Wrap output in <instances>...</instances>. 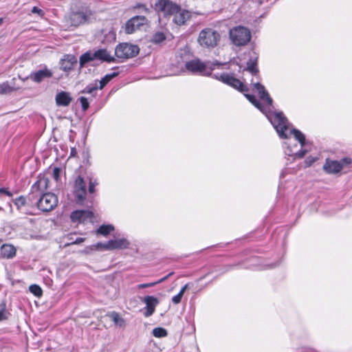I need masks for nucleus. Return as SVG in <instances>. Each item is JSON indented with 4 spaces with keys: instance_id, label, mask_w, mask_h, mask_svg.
Here are the masks:
<instances>
[{
    "instance_id": "obj_1",
    "label": "nucleus",
    "mask_w": 352,
    "mask_h": 352,
    "mask_svg": "<svg viewBox=\"0 0 352 352\" xmlns=\"http://www.w3.org/2000/svg\"><path fill=\"white\" fill-rule=\"evenodd\" d=\"M212 78L243 93L245 98L266 116L279 137L287 140L284 142L285 153L287 155L293 157L294 159H300L305 156L307 152L306 149L302 148L306 145L305 136L298 129L289 127L288 120L283 112L272 111L270 109V108H267V105L266 107L262 105L254 95L245 94L248 88L233 74H215L212 75Z\"/></svg>"
},
{
    "instance_id": "obj_2",
    "label": "nucleus",
    "mask_w": 352,
    "mask_h": 352,
    "mask_svg": "<svg viewBox=\"0 0 352 352\" xmlns=\"http://www.w3.org/2000/svg\"><path fill=\"white\" fill-rule=\"evenodd\" d=\"M225 64L219 63L217 61L204 62L199 58H195L187 61L185 63V69L186 71L192 74L209 76L212 75V72L216 67H219Z\"/></svg>"
},
{
    "instance_id": "obj_3",
    "label": "nucleus",
    "mask_w": 352,
    "mask_h": 352,
    "mask_svg": "<svg viewBox=\"0 0 352 352\" xmlns=\"http://www.w3.org/2000/svg\"><path fill=\"white\" fill-rule=\"evenodd\" d=\"M115 58L106 49H98L97 50H89L82 54L79 58L80 67H85L88 63H93L91 65H96V62L113 63Z\"/></svg>"
},
{
    "instance_id": "obj_4",
    "label": "nucleus",
    "mask_w": 352,
    "mask_h": 352,
    "mask_svg": "<svg viewBox=\"0 0 352 352\" xmlns=\"http://www.w3.org/2000/svg\"><path fill=\"white\" fill-rule=\"evenodd\" d=\"M220 38L221 35L217 30L208 28L199 32L197 41L201 47L211 49L218 45Z\"/></svg>"
},
{
    "instance_id": "obj_5",
    "label": "nucleus",
    "mask_w": 352,
    "mask_h": 352,
    "mask_svg": "<svg viewBox=\"0 0 352 352\" xmlns=\"http://www.w3.org/2000/svg\"><path fill=\"white\" fill-rule=\"evenodd\" d=\"M229 37L234 45L245 46L250 41L251 32L248 28L239 25L230 30Z\"/></svg>"
},
{
    "instance_id": "obj_6",
    "label": "nucleus",
    "mask_w": 352,
    "mask_h": 352,
    "mask_svg": "<svg viewBox=\"0 0 352 352\" xmlns=\"http://www.w3.org/2000/svg\"><path fill=\"white\" fill-rule=\"evenodd\" d=\"M94 12L88 7H82L79 10H72L68 16V21L72 25L77 27L90 21Z\"/></svg>"
},
{
    "instance_id": "obj_7",
    "label": "nucleus",
    "mask_w": 352,
    "mask_h": 352,
    "mask_svg": "<svg viewBox=\"0 0 352 352\" xmlns=\"http://www.w3.org/2000/svg\"><path fill=\"white\" fill-rule=\"evenodd\" d=\"M140 49L138 45L127 43H120L115 49V54L120 59H129L136 56Z\"/></svg>"
},
{
    "instance_id": "obj_8",
    "label": "nucleus",
    "mask_w": 352,
    "mask_h": 352,
    "mask_svg": "<svg viewBox=\"0 0 352 352\" xmlns=\"http://www.w3.org/2000/svg\"><path fill=\"white\" fill-rule=\"evenodd\" d=\"M179 5L170 0H158L155 3V10L160 16L170 18L177 12Z\"/></svg>"
},
{
    "instance_id": "obj_9",
    "label": "nucleus",
    "mask_w": 352,
    "mask_h": 352,
    "mask_svg": "<svg viewBox=\"0 0 352 352\" xmlns=\"http://www.w3.org/2000/svg\"><path fill=\"white\" fill-rule=\"evenodd\" d=\"M50 181L45 176H39L37 181L32 185L31 190L35 198H43L46 195H51L55 196L54 194L47 191L48 184Z\"/></svg>"
},
{
    "instance_id": "obj_10",
    "label": "nucleus",
    "mask_w": 352,
    "mask_h": 352,
    "mask_svg": "<svg viewBox=\"0 0 352 352\" xmlns=\"http://www.w3.org/2000/svg\"><path fill=\"white\" fill-rule=\"evenodd\" d=\"M351 163L350 157H344L340 160H327L323 166V168L326 173L330 174L338 173L342 169Z\"/></svg>"
},
{
    "instance_id": "obj_11",
    "label": "nucleus",
    "mask_w": 352,
    "mask_h": 352,
    "mask_svg": "<svg viewBox=\"0 0 352 352\" xmlns=\"http://www.w3.org/2000/svg\"><path fill=\"white\" fill-rule=\"evenodd\" d=\"M146 19L144 16H135L128 20L124 25V31L126 34H133L141 25H144Z\"/></svg>"
},
{
    "instance_id": "obj_12",
    "label": "nucleus",
    "mask_w": 352,
    "mask_h": 352,
    "mask_svg": "<svg viewBox=\"0 0 352 352\" xmlns=\"http://www.w3.org/2000/svg\"><path fill=\"white\" fill-rule=\"evenodd\" d=\"M75 198H85L87 195L86 182L81 176H78L73 185Z\"/></svg>"
},
{
    "instance_id": "obj_13",
    "label": "nucleus",
    "mask_w": 352,
    "mask_h": 352,
    "mask_svg": "<svg viewBox=\"0 0 352 352\" xmlns=\"http://www.w3.org/2000/svg\"><path fill=\"white\" fill-rule=\"evenodd\" d=\"M191 17L190 12L185 9H182L179 5L177 12L173 15V22L179 26L183 25Z\"/></svg>"
},
{
    "instance_id": "obj_14",
    "label": "nucleus",
    "mask_w": 352,
    "mask_h": 352,
    "mask_svg": "<svg viewBox=\"0 0 352 352\" xmlns=\"http://www.w3.org/2000/svg\"><path fill=\"white\" fill-rule=\"evenodd\" d=\"M76 64L77 58L72 54L64 55L59 62L60 69L66 73L70 72Z\"/></svg>"
},
{
    "instance_id": "obj_15",
    "label": "nucleus",
    "mask_w": 352,
    "mask_h": 352,
    "mask_svg": "<svg viewBox=\"0 0 352 352\" xmlns=\"http://www.w3.org/2000/svg\"><path fill=\"white\" fill-rule=\"evenodd\" d=\"M70 218L74 223H84L87 220L92 221L93 212L89 210H77L72 212Z\"/></svg>"
},
{
    "instance_id": "obj_16",
    "label": "nucleus",
    "mask_w": 352,
    "mask_h": 352,
    "mask_svg": "<svg viewBox=\"0 0 352 352\" xmlns=\"http://www.w3.org/2000/svg\"><path fill=\"white\" fill-rule=\"evenodd\" d=\"M254 89L257 91L261 100L266 102L267 108L272 106V99L270 96L268 92L266 91L265 87L260 82H255L253 84Z\"/></svg>"
},
{
    "instance_id": "obj_17",
    "label": "nucleus",
    "mask_w": 352,
    "mask_h": 352,
    "mask_svg": "<svg viewBox=\"0 0 352 352\" xmlns=\"http://www.w3.org/2000/svg\"><path fill=\"white\" fill-rule=\"evenodd\" d=\"M37 208L43 212H49L53 210L58 204V199H36Z\"/></svg>"
},
{
    "instance_id": "obj_18",
    "label": "nucleus",
    "mask_w": 352,
    "mask_h": 352,
    "mask_svg": "<svg viewBox=\"0 0 352 352\" xmlns=\"http://www.w3.org/2000/svg\"><path fill=\"white\" fill-rule=\"evenodd\" d=\"M144 302L146 306V310L144 313V316L149 317L153 314L155 307L158 305L159 301L155 296H147L144 298Z\"/></svg>"
},
{
    "instance_id": "obj_19",
    "label": "nucleus",
    "mask_w": 352,
    "mask_h": 352,
    "mask_svg": "<svg viewBox=\"0 0 352 352\" xmlns=\"http://www.w3.org/2000/svg\"><path fill=\"white\" fill-rule=\"evenodd\" d=\"M56 103L59 107H67L72 101V98L69 92L60 91L56 96Z\"/></svg>"
},
{
    "instance_id": "obj_20",
    "label": "nucleus",
    "mask_w": 352,
    "mask_h": 352,
    "mask_svg": "<svg viewBox=\"0 0 352 352\" xmlns=\"http://www.w3.org/2000/svg\"><path fill=\"white\" fill-rule=\"evenodd\" d=\"M129 241L124 238L116 239L108 241L109 250L126 249L129 247Z\"/></svg>"
},
{
    "instance_id": "obj_21",
    "label": "nucleus",
    "mask_w": 352,
    "mask_h": 352,
    "mask_svg": "<svg viewBox=\"0 0 352 352\" xmlns=\"http://www.w3.org/2000/svg\"><path fill=\"white\" fill-rule=\"evenodd\" d=\"M52 76V73L51 71L45 68L31 74L30 78L36 82H40L43 79L50 78Z\"/></svg>"
},
{
    "instance_id": "obj_22",
    "label": "nucleus",
    "mask_w": 352,
    "mask_h": 352,
    "mask_svg": "<svg viewBox=\"0 0 352 352\" xmlns=\"http://www.w3.org/2000/svg\"><path fill=\"white\" fill-rule=\"evenodd\" d=\"M16 248L10 244H3L0 249V254L3 258H12L16 255Z\"/></svg>"
},
{
    "instance_id": "obj_23",
    "label": "nucleus",
    "mask_w": 352,
    "mask_h": 352,
    "mask_svg": "<svg viewBox=\"0 0 352 352\" xmlns=\"http://www.w3.org/2000/svg\"><path fill=\"white\" fill-rule=\"evenodd\" d=\"M14 80L15 78H14L10 82L6 81L0 84L1 94H10L13 91L18 89V88L15 87Z\"/></svg>"
},
{
    "instance_id": "obj_24",
    "label": "nucleus",
    "mask_w": 352,
    "mask_h": 352,
    "mask_svg": "<svg viewBox=\"0 0 352 352\" xmlns=\"http://www.w3.org/2000/svg\"><path fill=\"white\" fill-rule=\"evenodd\" d=\"M258 57L256 56H251L247 63L246 70L252 75L256 76L258 73L257 67Z\"/></svg>"
},
{
    "instance_id": "obj_25",
    "label": "nucleus",
    "mask_w": 352,
    "mask_h": 352,
    "mask_svg": "<svg viewBox=\"0 0 352 352\" xmlns=\"http://www.w3.org/2000/svg\"><path fill=\"white\" fill-rule=\"evenodd\" d=\"M27 200L32 201V199H14V204L16 208L25 214L32 213V211L27 207Z\"/></svg>"
},
{
    "instance_id": "obj_26",
    "label": "nucleus",
    "mask_w": 352,
    "mask_h": 352,
    "mask_svg": "<svg viewBox=\"0 0 352 352\" xmlns=\"http://www.w3.org/2000/svg\"><path fill=\"white\" fill-rule=\"evenodd\" d=\"M108 316L111 318L114 324L120 327L125 326L124 320L120 317V314L116 311H111L108 314Z\"/></svg>"
},
{
    "instance_id": "obj_27",
    "label": "nucleus",
    "mask_w": 352,
    "mask_h": 352,
    "mask_svg": "<svg viewBox=\"0 0 352 352\" xmlns=\"http://www.w3.org/2000/svg\"><path fill=\"white\" fill-rule=\"evenodd\" d=\"M114 230V227L111 224L101 225L96 231L97 234L107 236L110 232Z\"/></svg>"
},
{
    "instance_id": "obj_28",
    "label": "nucleus",
    "mask_w": 352,
    "mask_h": 352,
    "mask_svg": "<svg viewBox=\"0 0 352 352\" xmlns=\"http://www.w3.org/2000/svg\"><path fill=\"white\" fill-rule=\"evenodd\" d=\"M119 72H113L111 74H108L105 75L98 82H99V89H103L106 85L113 78L118 76Z\"/></svg>"
},
{
    "instance_id": "obj_29",
    "label": "nucleus",
    "mask_w": 352,
    "mask_h": 352,
    "mask_svg": "<svg viewBox=\"0 0 352 352\" xmlns=\"http://www.w3.org/2000/svg\"><path fill=\"white\" fill-rule=\"evenodd\" d=\"M99 89L98 82L95 80L94 82L87 85L82 91L83 94H94V91Z\"/></svg>"
},
{
    "instance_id": "obj_30",
    "label": "nucleus",
    "mask_w": 352,
    "mask_h": 352,
    "mask_svg": "<svg viewBox=\"0 0 352 352\" xmlns=\"http://www.w3.org/2000/svg\"><path fill=\"white\" fill-rule=\"evenodd\" d=\"M188 287V284H186L184 286H183L182 287V289H180L179 292L174 296L173 298H172V302L177 305V304H179L181 300H182V296H184V294L185 293L186 290L187 289Z\"/></svg>"
},
{
    "instance_id": "obj_31",
    "label": "nucleus",
    "mask_w": 352,
    "mask_h": 352,
    "mask_svg": "<svg viewBox=\"0 0 352 352\" xmlns=\"http://www.w3.org/2000/svg\"><path fill=\"white\" fill-rule=\"evenodd\" d=\"M10 316V313L6 309V304L5 302L0 303V321L7 320Z\"/></svg>"
},
{
    "instance_id": "obj_32",
    "label": "nucleus",
    "mask_w": 352,
    "mask_h": 352,
    "mask_svg": "<svg viewBox=\"0 0 352 352\" xmlns=\"http://www.w3.org/2000/svg\"><path fill=\"white\" fill-rule=\"evenodd\" d=\"M166 39V36L164 33L157 32L153 34L151 41L153 43L158 44L163 42Z\"/></svg>"
},
{
    "instance_id": "obj_33",
    "label": "nucleus",
    "mask_w": 352,
    "mask_h": 352,
    "mask_svg": "<svg viewBox=\"0 0 352 352\" xmlns=\"http://www.w3.org/2000/svg\"><path fill=\"white\" fill-rule=\"evenodd\" d=\"M153 335L155 338H164L167 336V331L162 327H156L153 329Z\"/></svg>"
},
{
    "instance_id": "obj_34",
    "label": "nucleus",
    "mask_w": 352,
    "mask_h": 352,
    "mask_svg": "<svg viewBox=\"0 0 352 352\" xmlns=\"http://www.w3.org/2000/svg\"><path fill=\"white\" fill-rule=\"evenodd\" d=\"M29 290L36 297H41L43 294L42 289L36 284L31 285L29 287Z\"/></svg>"
},
{
    "instance_id": "obj_35",
    "label": "nucleus",
    "mask_w": 352,
    "mask_h": 352,
    "mask_svg": "<svg viewBox=\"0 0 352 352\" xmlns=\"http://www.w3.org/2000/svg\"><path fill=\"white\" fill-rule=\"evenodd\" d=\"M109 245H108V241L107 243L99 242L96 244H93L92 248L96 250H96H100V251L109 250Z\"/></svg>"
},
{
    "instance_id": "obj_36",
    "label": "nucleus",
    "mask_w": 352,
    "mask_h": 352,
    "mask_svg": "<svg viewBox=\"0 0 352 352\" xmlns=\"http://www.w3.org/2000/svg\"><path fill=\"white\" fill-rule=\"evenodd\" d=\"M62 173V168L60 167H54L53 168L52 177L53 179L58 184L60 182V174Z\"/></svg>"
},
{
    "instance_id": "obj_37",
    "label": "nucleus",
    "mask_w": 352,
    "mask_h": 352,
    "mask_svg": "<svg viewBox=\"0 0 352 352\" xmlns=\"http://www.w3.org/2000/svg\"><path fill=\"white\" fill-rule=\"evenodd\" d=\"M79 101L81 104L82 111H85L87 110L89 107V103L88 102L87 98H86L85 97L81 96L79 98Z\"/></svg>"
},
{
    "instance_id": "obj_38",
    "label": "nucleus",
    "mask_w": 352,
    "mask_h": 352,
    "mask_svg": "<svg viewBox=\"0 0 352 352\" xmlns=\"http://www.w3.org/2000/svg\"><path fill=\"white\" fill-rule=\"evenodd\" d=\"M98 185L96 179H89V192L90 195H93L95 192V187Z\"/></svg>"
},
{
    "instance_id": "obj_39",
    "label": "nucleus",
    "mask_w": 352,
    "mask_h": 352,
    "mask_svg": "<svg viewBox=\"0 0 352 352\" xmlns=\"http://www.w3.org/2000/svg\"><path fill=\"white\" fill-rule=\"evenodd\" d=\"M0 196L12 197L13 193L6 188H0Z\"/></svg>"
},
{
    "instance_id": "obj_40",
    "label": "nucleus",
    "mask_w": 352,
    "mask_h": 352,
    "mask_svg": "<svg viewBox=\"0 0 352 352\" xmlns=\"http://www.w3.org/2000/svg\"><path fill=\"white\" fill-rule=\"evenodd\" d=\"M317 157L309 156L305 159V163L307 166H310L312 165L313 163H314L317 160Z\"/></svg>"
},
{
    "instance_id": "obj_41",
    "label": "nucleus",
    "mask_w": 352,
    "mask_h": 352,
    "mask_svg": "<svg viewBox=\"0 0 352 352\" xmlns=\"http://www.w3.org/2000/svg\"><path fill=\"white\" fill-rule=\"evenodd\" d=\"M135 8H140L142 10V12L145 13L149 12V9L146 6V5L142 3H137L135 6Z\"/></svg>"
},
{
    "instance_id": "obj_42",
    "label": "nucleus",
    "mask_w": 352,
    "mask_h": 352,
    "mask_svg": "<svg viewBox=\"0 0 352 352\" xmlns=\"http://www.w3.org/2000/svg\"><path fill=\"white\" fill-rule=\"evenodd\" d=\"M32 12L34 14H38L41 16H43L44 14V12L36 6L32 8Z\"/></svg>"
},
{
    "instance_id": "obj_43",
    "label": "nucleus",
    "mask_w": 352,
    "mask_h": 352,
    "mask_svg": "<svg viewBox=\"0 0 352 352\" xmlns=\"http://www.w3.org/2000/svg\"><path fill=\"white\" fill-rule=\"evenodd\" d=\"M156 285L155 282L149 283H144V284H140L138 285V287L139 289H144L146 287H151Z\"/></svg>"
},
{
    "instance_id": "obj_44",
    "label": "nucleus",
    "mask_w": 352,
    "mask_h": 352,
    "mask_svg": "<svg viewBox=\"0 0 352 352\" xmlns=\"http://www.w3.org/2000/svg\"><path fill=\"white\" fill-rule=\"evenodd\" d=\"M93 251H96V250L92 248V245H91L86 247L85 249L83 250V252L85 254H90Z\"/></svg>"
},
{
    "instance_id": "obj_45",
    "label": "nucleus",
    "mask_w": 352,
    "mask_h": 352,
    "mask_svg": "<svg viewBox=\"0 0 352 352\" xmlns=\"http://www.w3.org/2000/svg\"><path fill=\"white\" fill-rule=\"evenodd\" d=\"M85 241L84 238L78 237L72 243L74 244H80Z\"/></svg>"
},
{
    "instance_id": "obj_46",
    "label": "nucleus",
    "mask_w": 352,
    "mask_h": 352,
    "mask_svg": "<svg viewBox=\"0 0 352 352\" xmlns=\"http://www.w3.org/2000/svg\"><path fill=\"white\" fill-rule=\"evenodd\" d=\"M166 280V278H165V277H163V278H160V280H158L155 281V284H156V285H157V284H159V283H163V282H164V281H165Z\"/></svg>"
},
{
    "instance_id": "obj_47",
    "label": "nucleus",
    "mask_w": 352,
    "mask_h": 352,
    "mask_svg": "<svg viewBox=\"0 0 352 352\" xmlns=\"http://www.w3.org/2000/svg\"><path fill=\"white\" fill-rule=\"evenodd\" d=\"M173 274V272H170L168 274H167L166 276V279L167 280L170 276H171Z\"/></svg>"
},
{
    "instance_id": "obj_48",
    "label": "nucleus",
    "mask_w": 352,
    "mask_h": 352,
    "mask_svg": "<svg viewBox=\"0 0 352 352\" xmlns=\"http://www.w3.org/2000/svg\"><path fill=\"white\" fill-rule=\"evenodd\" d=\"M280 178H283L285 177V172L284 171H282V173H280Z\"/></svg>"
},
{
    "instance_id": "obj_49",
    "label": "nucleus",
    "mask_w": 352,
    "mask_h": 352,
    "mask_svg": "<svg viewBox=\"0 0 352 352\" xmlns=\"http://www.w3.org/2000/svg\"><path fill=\"white\" fill-rule=\"evenodd\" d=\"M3 23V19L0 18V25H2Z\"/></svg>"
},
{
    "instance_id": "obj_50",
    "label": "nucleus",
    "mask_w": 352,
    "mask_h": 352,
    "mask_svg": "<svg viewBox=\"0 0 352 352\" xmlns=\"http://www.w3.org/2000/svg\"><path fill=\"white\" fill-rule=\"evenodd\" d=\"M18 198L22 199L24 198L23 196H19Z\"/></svg>"
}]
</instances>
